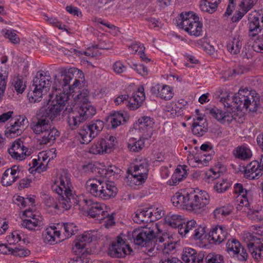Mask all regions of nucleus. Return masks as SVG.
I'll return each instance as SVG.
<instances>
[{"label": "nucleus", "instance_id": "f257e3e1", "mask_svg": "<svg viewBox=\"0 0 263 263\" xmlns=\"http://www.w3.org/2000/svg\"><path fill=\"white\" fill-rule=\"evenodd\" d=\"M53 190L58 194V202L46 194L43 195L44 203L49 208L64 211L69 210L72 205H77L79 200L78 196L74 194L71 182L70 175L63 171L54 181Z\"/></svg>", "mask_w": 263, "mask_h": 263}, {"label": "nucleus", "instance_id": "f03ea898", "mask_svg": "<svg viewBox=\"0 0 263 263\" xmlns=\"http://www.w3.org/2000/svg\"><path fill=\"white\" fill-rule=\"evenodd\" d=\"M216 93L225 108H230L232 104L238 109L245 108L251 111H256L260 104V96L254 90L247 88H240L233 97L232 93L223 88H218Z\"/></svg>", "mask_w": 263, "mask_h": 263}, {"label": "nucleus", "instance_id": "7ed1b4c3", "mask_svg": "<svg viewBox=\"0 0 263 263\" xmlns=\"http://www.w3.org/2000/svg\"><path fill=\"white\" fill-rule=\"evenodd\" d=\"M30 128L33 132L41 136L40 144L53 143L60 136V132L54 127H51L49 119L46 115L37 114L32 118Z\"/></svg>", "mask_w": 263, "mask_h": 263}, {"label": "nucleus", "instance_id": "20e7f679", "mask_svg": "<svg viewBox=\"0 0 263 263\" xmlns=\"http://www.w3.org/2000/svg\"><path fill=\"white\" fill-rule=\"evenodd\" d=\"M86 188L92 196L103 200L114 198L118 193L114 182L101 179L88 180L86 183Z\"/></svg>", "mask_w": 263, "mask_h": 263}, {"label": "nucleus", "instance_id": "39448f33", "mask_svg": "<svg viewBox=\"0 0 263 263\" xmlns=\"http://www.w3.org/2000/svg\"><path fill=\"white\" fill-rule=\"evenodd\" d=\"M176 26L190 35L199 36L202 35V23L199 18L192 11L182 12L175 19Z\"/></svg>", "mask_w": 263, "mask_h": 263}, {"label": "nucleus", "instance_id": "423d86ee", "mask_svg": "<svg viewBox=\"0 0 263 263\" xmlns=\"http://www.w3.org/2000/svg\"><path fill=\"white\" fill-rule=\"evenodd\" d=\"M160 228L158 223H152L149 227L136 229L132 232H128V237L135 245L144 246L150 241L155 242Z\"/></svg>", "mask_w": 263, "mask_h": 263}, {"label": "nucleus", "instance_id": "0eeeda50", "mask_svg": "<svg viewBox=\"0 0 263 263\" xmlns=\"http://www.w3.org/2000/svg\"><path fill=\"white\" fill-rule=\"evenodd\" d=\"M74 70L65 69L55 76L52 86V89L55 91V94L61 96L63 93H66L68 99H69L72 90L69 83L73 78ZM54 94L55 95L54 93Z\"/></svg>", "mask_w": 263, "mask_h": 263}, {"label": "nucleus", "instance_id": "6e6552de", "mask_svg": "<svg viewBox=\"0 0 263 263\" xmlns=\"http://www.w3.org/2000/svg\"><path fill=\"white\" fill-rule=\"evenodd\" d=\"M96 113L95 107L92 105H87L86 106L78 108L77 110H72L68 116L67 122L71 129H75L81 123L84 122L88 118L93 116Z\"/></svg>", "mask_w": 263, "mask_h": 263}, {"label": "nucleus", "instance_id": "1a4fd4ad", "mask_svg": "<svg viewBox=\"0 0 263 263\" xmlns=\"http://www.w3.org/2000/svg\"><path fill=\"white\" fill-rule=\"evenodd\" d=\"M104 122L101 120L92 121L88 125L83 126L79 130L78 138L82 144H87L99 135L104 127Z\"/></svg>", "mask_w": 263, "mask_h": 263}, {"label": "nucleus", "instance_id": "9d476101", "mask_svg": "<svg viewBox=\"0 0 263 263\" xmlns=\"http://www.w3.org/2000/svg\"><path fill=\"white\" fill-rule=\"evenodd\" d=\"M49 97V103L50 104L46 112L47 118L53 120L64 109L66 102L68 101V97L66 93L58 96L57 94L54 95L53 92L50 94Z\"/></svg>", "mask_w": 263, "mask_h": 263}, {"label": "nucleus", "instance_id": "9b49d317", "mask_svg": "<svg viewBox=\"0 0 263 263\" xmlns=\"http://www.w3.org/2000/svg\"><path fill=\"white\" fill-rule=\"evenodd\" d=\"M242 240L246 243L252 257L257 260L263 259V240L254 234L246 232L243 234Z\"/></svg>", "mask_w": 263, "mask_h": 263}, {"label": "nucleus", "instance_id": "f8f14e48", "mask_svg": "<svg viewBox=\"0 0 263 263\" xmlns=\"http://www.w3.org/2000/svg\"><path fill=\"white\" fill-rule=\"evenodd\" d=\"M210 196L205 191L197 189L190 193V211L197 213L200 210H203L209 204Z\"/></svg>", "mask_w": 263, "mask_h": 263}, {"label": "nucleus", "instance_id": "ddd939ff", "mask_svg": "<svg viewBox=\"0 0 263 263\" xmlns=\"http://www.w3.org/2000/svg\"><path fill=\"white\" fill-rule=\"evenodd\" d=\"M176 248V245L172 242H170L169 234L159 229L156 235V240L154 244V248L160 251L163 255L168 254Z\"/></svg>", "mask_w": 263, "mask_h": 263}, {"label": "nucleus", "instance_id": "4468645a", "mask_svg": "<svg viewBox=\"0 0 263 263\" xmlns=\"http://www.w3.org/2000/svg\"><path fill=\"white\" fill-rule=\"evenodd\" d=\"M132 251L129 245L119 236L109 247L108 254L112 257L124 258Z\"/></svg>", "mask_w": 263, "mask_h": 263}, {"label": "nucleus", "instance_id": "2eb2a0df", "mask_svg": "<svg viewBox=\"0 0 263 263\" xmlns=\"http://www.w3.org/2000/svg\"><path fill=\"white\" fill-rule=\"evenodd\" d=\"M233 193L236 195L234 202L237 210L246 212L249 206L247 197L249 191L245 188L241 183H237L234 185Z\"/></svg>", "mask_w": 263, "mask_h": 263}, {"label": "nucleus", "instance_id": "dca6fc26", "mask_svg": "<svg viewBox=\"0 0 263 263\" xmlns=\"http://www.w3.org/2000/svg\"><path fill=\"white\" fill-rule=\"evenodd\" d=\"M132 177V181L136 185L144 183L147 178L148 165L145 160L142 161L139 164H134L128 170Z\"/></svg>", "mask_w": 263, "mask_h": 263}, {"label": "nucleus", "instance_id": "f3484780", "mask_svg": "<svg viewBox=\"0 0 263 263\" xmlns=\"http://www.w3.org/2000/svg\"><path fill=\"white\" fill-rule=\"evenodd\" d=\"M226 250L231 256L238 260L244 261L248 258L246 250L237 239L229 240L226 244Z\"/></svg>", "mask_w": 263, "mask_h": 263}, {"label": "nucleus", "instance_id": "a211bd4d", "mask_svg": "<svg viewBox=\"0 0 263 263\" xmlns=\"http://www.w3.org/2000/svg\"><path fill=\"white\" fill-rule=\"evenodd\" d=\"M28 124L27 118L25 116H19L14 122L11 121V124L5 130V135L8 138H14L23 133L25 127Z\"/></svg>", "mask_w": 263, "mask_h": 263}, {"label": "nucleus", "instance_id": "6ab92c4d", "mask_svg": "<svg viewBox=\"0 0 263 263\" xmlns=\"http://www.w3.org/2000/svg\"><path fill=\"white\" fill-rule=\"evenodd\" d=\"M244 177L249 180L258 179L263 175V158L261 157L260 162L254 160L248 164L243 168Z\"/></svg>", "mask_w": 263, "mask_h": 263}, {"label": "nucleus", "instance_id": "aec40b11", "mask_svg": "<svg viewBox=\"0 0 263 263\" xmlns=\"http://www.w3.org/2000/svg\"><path fill=\"white\" fill-rule=\"evenodd\" d=\"M83 202L85 204L88 210V215L92 218H97L98 219H102L107 214L104 211L105 205L101 202L93 201L92 200L84 198Z\"/></svg>", "mask_w": 263, "mask_h": 263}, {"label": "nucleus", "instance_id": "412c9836", "mask_svg": "<svg viewBox=\"0 0 263 263\" xmlns=\"http://www.w3.org/2000/svg\"><path fill=\"white\" fill-rule=\"evenodd\" d=\"M8 153L13 159L20 161L30 155L28 148L24 146L23 141L20 139L14 141L8 149Z\"/></svg>", "mask_w": 263, "mask_h": 263}, {"label": "nucleus", "instance_id": "4be33fe9", "mask_svg": "<svg viewBox=\"0 0 263 263\" xmlns=\"http://www.w3.org/2000/svg\"><path fill=\"white\" fill-rule=\"evenodd\" d=\"M154 119L149 117L143 116L139 118L135 124V128L138 130L142 135L146 138L151 137L152 135Z\"/></svg>", "mask_w": 263, "mask_h": 263}, {"label": "nucleus", "instance_id": "5701e85b", "mask_svg": "<svg viewBox=\"0 0 263 263\" xmlns=\"http://www.w3.org/2000/svg\"><path fill=\"white\" fill-rule=\"evenodd\" d=\"M52 83L51 77L48 71H38L33 81V87L48 91Z\"/></svg>", "mask_w": 263, "mask_h": 263}, {"label": "nucleus", "instance_id": "b1692460", "mask_svg": "<svg viewBox=\"0 0 263 263\" xmlns=\"http://www.w3.org/2000/svg\"><path fill=\"white\" fill-rule=\"evenodd\" d=\"M21 172V167L15 165L7 169L1 178L2 184L5 186L11 185L20 178Z\"/></svg>", "mask_w": 263, "mask_h": 263}, {"label": "nucleus", "instance_id": "393cba45", "mask_svg": "<svg viewBox=\"0 0 263 263\" xmlns=\"http://www.w3.org/2000/svg\"><path fill=\"white\" fill-rule=\"evenodd\" d=\"M195 112L198 116L193 119L192 132L194 135L201 137L208 131V123L206 119L199 116V109H196Z\"/></svg>", "mask_w": 263, "mask_h": 263}, {"label": "nucleus", "instance_id": "a878e982", "mask_svg": "<svg viewBox=\"0 0 263 263\" xmlns=\"http://www.w3.org/2000/svg\"><path fill=\"white\" fill-rule=\"evenodd\" d=\"M152 93L156 97L167 101L174 96L173 88L168 85L158 84L151 88Z\"/></svg>", "mask_w": 263, "mask_h": 263}, {"label": "nucleus", "instance_id": "bb28decb", "mask_svg": "<svg viewBox=\"0 0 263 263\" xmlns=\"http://www.w3.org/2000/svg\"><path fill=\"white\" fill-rule=\"evenodd\" d=\"M228 236V228L225 225H216L213 227L209 233L211 240L216 244H220L224 241Z\"/></svg>", "mask_w": 263, "mask_h": 263}, {"label": "nucleus", "instance_id": "cd10ccee", "mask_svg": "<svg viewBox=\"0 0 263 263\" xmlns=\"http://www.w3.org/2000/svg\"><path fill=\"white\" fill-rule=\"evenodd\" d=\"M144 89L143 86H139L133 93L128 102V107L131 110H136L140 107L145 99Z\"/></svg>", "mask_w": 263, "mask_h": 263}, {"label": "nucleus", "instance_id": "c85d7f7f", "mask_svg": "<svg viewBox=\"0 0 263 263\" xmlns=\"http://www.w3.org/2000/svg\"><path fill=\"white\" fill-rule=\"evenodd\" d=\"M171 201L177 208L190 211V193L177 192L172 197Z\"/></svg>", "mask_w": 263, "mask_h": 263}, {"label": "nucleus", "instance_id": "c756f323", "mask_svg": "<svg viewBox=\"0 0 263 263\" xmlns=\"http://www.w3.org/2000/svg\"><path fill=\"white\" fill-rule=\"evenodd\" d=\"M203 257L197 254V251L191 248H185L183 251L182 259L184 263H202Z\"/></svg>", "mask_w": 263, "mask_h": 263}, {"label": "nucleus", "instance_id": "7c9ffc66", "mask_svg": "<svg viewBox=\"0 0 263 263\" xmlns=\"http://www.w3.org/2000/svg\"><path fill=\"white\" fill-rule=\"evenodd\" d=\"M60 231L58 230L55 227H49L43 231L42 237L45 243L52 245L60 241Z\"/></svg>", "mask_w": 263, "mask_h": 263}, {"label": "nucleus", "instance_id": "2f4dec72", "mask_svg": "<svg viewBox=\"0 0 263 263\" xmlns=\"http://www.w3.org/2000/svg\"><path fill=\"white\" fill-rule=\"evenodd\" d=\"M210 114L222 123H230L233 120L232 113L230 111H223L217 107L210 110Z\"/></svg>", "mask_w": 263, "mask_h": 263}, {"label": "nucleus", "instance_id": "473e14b6", "mask_svg": "<svg viewBox=\"0 0 263 263\" xmlns=\"http://www.w3.org/2000/svg\"><path fill=\"white\" fill-rule=\"evenodd\" d=\"M242 36L236 34L227 43V49L232 54H237L240 52L242 47Z\"/></svg>", "mask_w": 263, "mask_h": 263}, {"label": "nucleus", "instance_id": "72a5a7b5", "mask_svg": "<svg viewBox=\"0 0 263 263\" xmlns=\"http://www.w3.org/2000/svg\"><path fill=\"white\" fill-rule=\"evenodd\" d=\"M234 156L242 160H247L252 156V153L250 147L246 144L238 146L233 151Z\"/></svg>", "mask_w": 263, "mask_h": 263}, {"label": "nucleus", "instance_id": "f704fd0d", "mask_svg": "<svg viewBox=\"0 0 263 263\" xmlns=\"http://www.w3.org/2000/svg\"><path fill=\"white\" fill-rule=\"evenodd\" d=\"M94 232L87 231L85 232L78 238V242L75 244V247L77 249H84L86 243H89L96 239L97 237L93 234Z\"/></svg>", "mask_w": 263, "mask_h": 263}, {"label": "nucleus", "instance_id": "c9c22d12", "mask_svg": "<svg viewBox=\"0 0 263 263\" xmlns=\"http://www.w3.org/2000/svg\"><path fill=\"white\" fill-rule=\"evenodd\" d=\"M152 214L150 210L147 209L138 210L135 213L133 219L135 223L138 224L148 223L152 222L149 216Z\"/></svg>", "mask_w": 263, "mask_h": 263}, {"label": "nucleus", "instance_id": "e433bc0d", "mask_svg": "<svg viewBox=\"0 0 263 263\" xmlns=\"http://www.w3.org/2000/svg\"><path fill=\"white\" fill-rule=\"evenodd\" d=\"M74 102V105H78L77 109L81 107L86 106L87 105H91L89 102V91L87 89H83L76 96L72 95Z\"/></svg>", "mask_w": 263, "mask_h": 263}, {"label": "nucleus", "instance_id": "4c0bfd02", "mask_svg": "<svg viewBox=\"0 0 263 263\" xmlns=\"http://www.w3.org/2000/svg\"><path fill=\"white\" fill-rule=\"evenodd\" d=\"M107 121L110 124L112 128H115L120 125L122 123L124 122L125 120L122 113L114 112L108 117Z\"/></svg>", "mask_w": 263, "mask_h": 263}, {"label": "nucleus", "instance_id": "58836bf2", "mask_svg": "<svg viewBox=\"0 0 263 263\" xmlns=\"http://www.w3.org/2000/svg\"><path fill=\"white\" fill-rule=\"evenodd\" d=\"M106 144V141L104 139H102L98 140L90 147V153L97 155L103 154L104 153H109Z\"/></svg>", "mask_w": 263, "mask_h": 263}, {"label": "nucleus", "instance_id": "ea45409f", "mask_svg": "<svg viewBox=\"0 0 263 263\" xmlns=\"http://www.w3.org/2000/svg\"><path fill=\"white\" fill-rule=\"evenodd\" d=\"M233 208L230 205H226L215 209L213 214L217 219L221 220L232 212Z\"/></svg>", "mask_w": 263, "mask_h": 263}, {"label": "nucleus", "instance_id": "a19ab883", "mask_svg": "<svg viewBox=\"0 0 263 263\" xmlns=\"http://www.w3.org/2000/svg\"><path fill=\"white\" fill-rule=\"evenodd\" d=\"M6 238L9 245H14L21 241H23L25 243L26 236L23 231L15 230L12 232L11 234L7 236Z\"/></svg>", "mask_w": 263, "mask_h": 263}, {"label": "nucleus", "instance_id": "79ce46f5", "mask_svg": "<svg viewBox=\"0 0 263 263\" xmlns=\"http://www.w3.org/2000/svg\"><path fill=\"white\" fill-rule=\"evenodd\" d=\"M144 146V141L143 139L130 138L128 141L127 147L130 152H139L143 149Z\"/></svg>", "mask_w": 263, "mask_h": 263}, {"label": "nucleus", "instance_id": "37998d69", "mask_svg": "<svg viewBox=\"0 0 263 263\" xmlns=\"http://www.w3.org/2000/svg\"><path fill=\"white\" fill-rule=\"evenodd\" d=\"M167 112V116L170 118H174L181 115L180 107L177 105L176 101H172L166 104L164 108Z\"/></svg>", "mask_w": 263, "mask_h": 263}, {"label": "nucleus", "instance_id": "c03bdc74", "mask_svg": "<svg viewBox=\"0 0 263 263\" xmlns=\"http://www.w3.org/2000/svg\"><path fill=\"white\" fill-rule=\"evenodd\" d=\"M165 222L172 228L179 229L183 222L182 217L176 214L168 215L165 218Z\"/></svg>", "mask_w": 263, "mask_h": 263}, {"label": "nucleus", "instance_id": "a18cd8bd", "mask_svg": "<svg viewBox=\"0 0 263 263\" xmlns=\"http://www.w3.org/2000/svg\"><path fill=\"white\" fill-rule=\"evenodd\" d=\"M42 224L41 217H32L31 219H25L23 221L22 226L23 227L29 230H35L37 227Z\"/></svg>", "mask_w": 263, "mask_h": 263}, {"label": "nucleus", "instance_id": "49530a36", "mask_svg": "<svg viewBox=\"0 0 263 263\" xmlns=\"http://www.w3.org/2000/svg\"><path fill=\"white\" fill-rule=\"evenodd\" d=\"M33 90L30 91L28 93V99L31 103L38 102L41 101L42 97L48 91H45L42 89L33 87Z\"/></svg>", "mask_w": 263, "mask_h": 263}, {"label": "nucleus", "instance_id": "de8ad7c7", "mask_svg": "<svg viewBox=\"0 0 263 263\" xmlns=\"http://www.w3.org/2000/svg\"><path fill=\"white\" fill-rule=\"evenodd\" d=\"M196 46L198 48H202L210 55H213L215 51L214 46L210 44L205 38H202L197 40L196 43Z\"/></svg>", "mask_w": 263, "mask_h": 263}, {"label": "nucleus", "instance_id": "09e8293b", "mask_svg": "<svg viewBox=\"0 0 263 263\" xmlns=\"http://www.w3.org/2000/svg\"><path fill=\"white\" fill-rule=\"evenodd\" d=\"M197 227V223L195 220H191L187 222H184L183 221L182 225L178 230V233L182 237L185 236L193 229Z\"/></svg>", "mask_w": 263, "mask_h": 263}, {"label": "nucleus", "instance_id": "8fccbe9b", "mask_svg": "<svg viewBox=\"0 0 263 263\" xmlns=\"http://www.w3.org/2000/svg\"><path fill=\"white\" fill-rule=\"evenodd\" d=\"M38 160L40 161V165L35 168V171L40 173L47 170L48 162H46L48 157L46 152L39 153L38 156Z\"/></svg>", "mask_w": 263, "mask_h": 263}, {"label": "nucleus", "instance_id": "3c124183", "mask_svg": "<svg viewBox=\"0 0 263 263\" xmlns=\"http://www.w3.org/2000/svg\"><path fill=\"white\" fill-rule=\"evenodd\" d=\"M218 5L211 3L208 0H201L200 2V8L202 11L213 13L217 9Z\"/></svg>", "mask_w": 263, "mask_h": 263}, {"label": "nucleus", "instance_id": "603ef678", "mask_svg": "<svg viewBox=\"0 0 263 263\" xmlns=\"http://www.w3.org/2000/svg\"><path fill=\"white\" fill-rule=\"evenodd\" d=\"M188 163L192 167H201L203 165H206L208 163L207 161L202 156H190L188 157Z\"/></svg>", "mask_w": 263, "mask_h": 263}, {"label": "nucleus", "instance_id": "864d4df0", "mask_svg": "<svg viewBox=\"0 0 263 263\" xmlns=\"http://www.w3.org/2000/svg\"><path fill=\"white\" fill-rule=\"evenodd\" d=\"M220 175L221 173L219 169L211 168L205 172L203 179L206 182L210 183L218 178Z\"/></svg>", "mask_w": 263, "mask_h": 263}, {"label": "nucleus", "instance_id": "5fc2aeb1", "mask_svg": "<svg viewBox=\"0 0 263 263\" xmlns=\"http://www.w3.org/2000/svg\"><path fill=\"white\" fill-rule=\"evenodd\" d=\"M231 186V183L227 179H219L214 186L215 191L218 193L226 192Z\"/></svg>", "mask_w": 263, "mask_h": 263}, {"label": "nucleus", "instance_id": "6e6d98bb", "mask_svg": "<svg viewBox=\"0 0 263 263\" xmlns=\"http://www.w3.org/2000/svg\"><path fill=\"white\" fill-rule=\"evenodd\" d=\"M4 36L13 44H17L20 42V37L16 33V31L12 29L3 30Z\"/></svg>", "mask_w": 263, "mask_h": 263}, {"label": "nucleus", "instance_id": "4d7b16f0", "mask_svg": "<svg viewBox=\"0 0 263 263\" xmlns=\"http://www.w3.org/2000/svg\"><path fill=\"white\" fill-rule=\"evenodd\" d=\"M8 76V72L6 70L0 72V102L2 101L6 89Z\"/></svg>", "mask_w": 263, "mask_h": 263}, {"label": "nucleus", "instance_id": "13d9d810", "mask_svg": "<svg viewBox=\"0 0 263 263\" xmlns=\"http://www.w3.org/2000/svg\"><path fill=\"white\" fill-rule=\"evenodd\" d=\"M64 232V234L66 238H69L72 235H74L78 230L77 227L73 223H65L63 225Z\"/></svg>", "mask_w": 263, "mask_h": 263}, {"label": "nucleus", "instance_id": "bf43d9fd", "mask_svg": "<svg viewBox=\"0 0 263 263\" xmlns=\"http://www.w3.org/2000/svg\"><path fill=\"white\" fill-rule=\"evenodd\" d=\"M247 216L249 219L254 222L263 220V210L250 211Z\"/></svg>", "mask_w": 263, "mask_h": 263}, {"label": "nucleus", "instance_id": "052dcab7", "mask_svg": "<svg viewBox=\"0 0 263 263\" xmlns=\"http://www.w3.org/2000/svg\"><path fill=\"white\" fill-rule=\"evenodd\" d=\"M130 66L132 68L136 71L138 74L142 76L145 77L148 74L149 70L143 64L132 63L130 65Z\"/></svg>", "mask_w": 263, "mask_h": 263}, {"label": "nucleus", "instance_id": "680f3d73", "mask_svg": "<svg viewBox=\"0 0 263 263\" xmlns=\"http://www.w3.org/2000/svg\"><path fill=\"white\" fill-rule=\"evenodd\" d=\"M205 260L206 263H224L223 257L220 254L210 253L206 256Z\"/></svg>", "mask_w": 263, "mask_h": 263}, {"label": "nucleus", "instance_id": "e2e57ef3", "mask_svg": "<svg viewBox=\"0 0 263 263\" xmlns=\"http://www.w3.org/2000/svg\"><path fill=\"white\" fill-rule=\"evenodd\" d=\"M148 210L152 212V214L149 216L152 222L160 219L164 215V211L160 208H150Z\"/></svg>", "mask_w": 263, "mask_h": 263}, {"label": "nucleus", "instance_id": "0e129e2a", "mask_svg": "<svg viewBox=\"0 0 263 263\" xmlns=\"http://www.w3.org/2000/svg\"><path fill=\"white\" fill-rule=\"evenodd\" d=\"M179 171V168H176L175 171V172L172 176L171 179H170L167 183L172 186L176 185L178 184L180 181L183 180L184 179L181 177L180 175L178 173Z\"/></svg>", "mask_w": 263, "mask_h": 263}, {"label": "nucleus", "instance_id": "69168bd1", "mask_svg": "<svg viewBox=\"0 0 263 263\" xmlns=\"http://www.w3.org/2000/svg\"><path fill=\"white\" fill-rule=\"evenodd\" d=\"M179 171V168H176L175 171V172L172 176L171 179H170L167 183L172 186L176 185L178 184L180 181L183 180L184 179L181 177L180 175L178 173Z\"/></svg>", "mask_w": 263, "mask_h": 263}, {"label": "nucleus", "instance_id": "338daca9", "mask_svg": "<svg viewBox=\"0 0 263 263\" xmlns=\"http://www.w3.org/2000/svg\"><path fill=\"white\" fill-rule=\"evenodd\" d=\"M30 253L29 250L23 248H15L12 249L11 254L14 256L18 257H25L29 255Z\"/></svg>", "mask_w": 263, "mask_h": 263}, {"label": "nucleus", "instance_id": "774afa93", "mask_svg": "<svg viewBox=\"0 0 263 263\" xmlns=\"http://www.w3.org/2000/svg\"><path fill=\"white\" fill-rule=\"evenodd\" d=\"M117 170L116 166L110 165L108 167L103 169L102 174L105 178L109 179L116 174Z\"/></svg>", "mask_w": 263, "mask_h": 263}]
</instances>
